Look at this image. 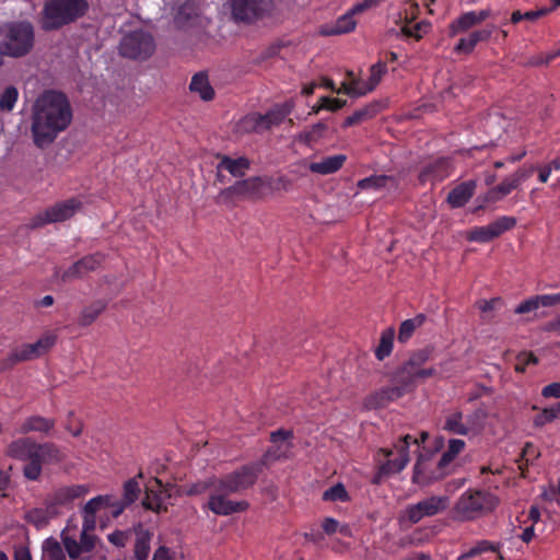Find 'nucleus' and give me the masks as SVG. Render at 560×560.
Instances as JSON below:
<instances>
[{
    "instance_id": "nucleus-6",
    "label": "nucleus",
    "mask_w": 560,
    "mask_h": 560,
    "mask_svg": "<svg viewBox=\"0 0 560 560\" xmlns=\"http://www.w3.org/2000/svg\"><path fill=\"white\" fill-rule=\"evenodd\" d=\"M432 349L423 348L412 352L409 359L404 362L394 373L393 382L410 392L418 381H424L436 374L434 368H423L431 359Z\"/></svg>"
},
{
    "instance_id": "nucleus-17",
    "label": "nucleus",
    "mask_w": 560,
    "mask_h": 560,
    "mask_svg": "<svg viewBox=\"0 0 560 560\" xmlns=\"http://www.w3.org/2000/svg\"><path fill=\"white\" fill-rule=\"evenodd\" d=\"M231 493L220 490V487L212 482V491L210 492L207 503L208 509L215 515L228 516L234 513L244 512L248 509L247 501H232L228 497Z\"/></svg>"
},
{
    "instance_id": "nucleus-44",
    "label": "nucleus",
    "mask_w": 560,
    "mask_h": 560,
    "mask_svg": "<svg viewBox=\"0 0 560 560\" xmlns=\"http://www.w3.org/2000/svg\"><path fill=\"white\" fill-rule=\"evenodd\" d=\"M494 238L495 236L491 230L490 223L485 226H475L467 235L468 241L476 243H488Z\"/></svg>"
},
{
    "instance_id": "nucleus-49",
    "label": "nucleus",
    "mask_w": 560,
    "mask_h": 560,
    "mask_svg": "<svg viewBox=\"0 0 560 560\" xmlns=\"http://www.w3.org/2000/svg\"><path fill=\"white\" fill-rule=\"evenodd\" d=\"M349 495L348 492L342 483H337L329 489H327L323 493V500L324 501H339V502H346L348 501Z\"/></svg>"
},
{
    "instance_id": "nucleus-19",
    "label": "nucleus",
    "mask_w": 560,
    "mask_h": 560,
    "mask_svg": "<svg viewBox=\"0 0 560 560\" xmlns=\"http://www.w3.org/2000/svg\"><path fill=\"white\" fill-rule=\"evenodd\" d=\"M453 173V164L450 158H438L425 165L419 172L418 179L421 185L427 183L443 182Z\"/></svg>"
},
{
    "instance_id": "nucleus-13",
    "label": "nucleus",
    "mask_w": 560,
    "mask_h": 560,
    "mask_svg": "<svg viewBox=\"0 0 560 560\" xmlns=\"http://www.w3.org/2000/svg\"><path fill=\"white\" fill-rule=\"evenodd\" d=\"M293 110V103L285 102L273 106L266 114L253 113L245 117L244 126L247 130L260 132L273 126H279Z\"/></svg>"
},
{
    "instance_id": "nucleus-56",
    "label": "nucleus",
    "mask_w": 560,
    "mask_h": 560,
    "mask_svg": "<svg viewBox=\"0 0 560 560\" xmlns=\"http://www.w3.org/2000/svg\"><path fill=\"white\" fill-rule=\"evenodd\" d=\"M537 308H538V303L536 302L535 296H533L530 299L523 301L521 304H518L515 307L514 313L515 314H526V313L533 312Z\"/></svg>"
},
{
    "instance_id": "nucleus-27",
    "label": "nucleus",
    "mask_w": 560,
    "mask_h": 560,
    "mask_svg": "<svg viewBox=\"0 0 560 560\" xmlns=\"http://www.w3.org/2000/svg\"><path fill=\"white\" fill-rule=\"evenodd\" d=\"M346 160L347 156L345 154L325 156L320 161L312 162L310 171L320 175L334 174L343 166Z\"/></svg>"
},
{
    "instance_id": "nucleus-31",
    "label": "nucleus",
    "mask_w": 560,
    "mask_h": 560,
    "mask_svg": "<svg viewBox=\"0 0 560 560\" xmlns=\"http://www.w3.org/2000/svg\"><path fill=\"white\" fill-rule=\"evenodd\" d=\"M153 533L148 529L140 528L136 530V539L133 545V559L148 560L151 551V540Z\"/></svg>"
},
{
    "instance_id": "nucleus-39",
    "label": "nucleus",
    "mask_w": 560,
    "mask_h": 560,
    "mask_svg": "<svg viewBox=\"0 0 560 560\" xmlns=\"http://www.w3.org/2000/svg\"><path fill=\"white\" fill-rule=\"evenodd\" d=\"M388 182H395L393 176L388 175H372L365 178H362L358 182V187L361 190H373L378 191L387 186Z\"/></svg>"
},
{
    "instance_id": "nucleus-45",
    "label": "nucleus",
    "mask_w": 560,
    "mask_h": 560,
    "mask_svg": "<svg viewBox=\"0 0 560 560\" xmlns=\"http://www.w3.org/2000/svg\"><path fill=\"white\" fill-rule=\"evenodd\" d=\"M488 551L495 552L498 548L488 540H481L468 551L462 553L456 560H470Z\"/></svg>"
},
{
    "instance_id": "nucleus-55",
    "label": "nucleus",
    "mask_w": 560,
    "mask_h": 560,
    "mask_svg": "<svg viewBox=\"0 0 560 560\" xmlns=\"http://www.w3.org/2000/svg\"><path fill=\"white\" fill-rule=\"evenodd\" d=\"M320 102H323V106L325 109L330 112H337L346 106L347 101L340 98H332L329 96H322Z\"/></svg>"
},
{
    "instance_id": "nucleus-26",
    "label": "nucleus",
    "mask_w": 560,
    "mask_h": 560,
    "mask_svg": "<svg viewBox=\"0 0 560 560\" xmlns=\"http://www.w3.org/2000/svg\"><path fill=\"white\" fill-rule=\"evenodd\" d=\"M220 160L217 165V171H228L233 177H244L246 172L250 168V161L246 156L232 159L225 154H219Z\"/></svg>"
},
{
    "instance_id": "nucleus-41",
    "label": "nucleus",
    "mask_w": 560,
    "mask_h": 560,
    "mask_svg": "<svg viewBox=\"0 0 560 560\" xmlns=\"http://www.w3.org/2000/svg\"><path fill=\"white\" fill-rule=\"evenodd\" d=\"M65 551L62 546L54 538H48L43 544V552L40 560H65Z\"/></svg>"
},
{
    "instance_id": "nucleus-46",
    "label": "nucleus",
    "mask_w": 560,
    "mask_h": 560,
    "mask_svg": "<svg viewBox=\"0 0 560 560\" xmlns=\"http://www.w3.org/2000/svg\"><path fill=\"white\" fill-rule=\"evenodd\" d=\"M491 230L497 237L501 236L506 231L512 230L516 225V219L514 217L502 215L490 223Z\"/></svg>"
},
{
    "instance_id": "nucleus-37",
    "label": "nucleus",
    "mask_w": 560,
    "mask_h": 560,
    "mask_svg": "<svg viewBox=\"0 0 560 560\" xmlns=\"http://www.w3.org/2000/svg\"><path fill=\"white\" fill-rule=\"evenodd\" d=\"M476 25H478V22L475 16V11H468L460 14L451 23L450 32L451 35L454 36L458 33H464Z\"/></svg>"
},
{
    "instance_id": "nucleus-51",
    "label": "nucleus",
    "mask_w": 560,
    "mask_h": 560,
    "mask_svg": "<svg viewBox=\"0 0 560 560\" xmlns=\"http://www.w3.org/2000/svg\"><path fill=\"white\" fill-rule=\"evenodd\" d=\"M212 482H213V479L207 480V481L195 482L192 485L187 486L184 490V493L186 495H199V494L207 492L208 490L212 491Z\"/></svg>"
},
{
    "instance_id": "nucleus-57",
    "label": "nucleus",
    "mask_w": 560,
    "mask_h": 560,
    "mask_svg": "<svg viewBox=\"0 0 560 560\" xmlns=\"http://www.w3.org/2000/svg\"><path fill=\"white\" fill-rule=\"evenodd\" d=\"M107 538L110 544H113L114 546H116L118 548H121V547H125L127 539H128V535L124 530H115V532L110 533L107 536Z\"/></svg>"
},
{
    "instance_id": "nucleus-11",
    "label": "nucleus",
    "mask_w": 560,
    "mask_h": 560,
    "mask_svg": "<svg viewBox=\"0 0 560 560\" xmlns=\"http://www.w3.org/2000/svg\"><path fill=\"white\" fill-rule=\"evenodd\" d=\"M155 50L154 39L144 31H132L120 42L119 52L129 59H148Z\"/></svg>"
},
{
    "instance_id": "nucleus-28",
    "label": "nucleus",
    "mask_w": 560,
    "mask_h": 560,
    "mask_svg": "<svg viewBox=\"0 0 560 560\" xmlns=\"http://www.w3.org/2000/svg\"><path fill=\"white\" fill-rule=\"evenodd\" d=\"M381 103L375 101L354 110L345 119L342 127L348 128L374 118L381 112Z\"/></svg>"
},
{
    "instance_id": "nucleus-53",
    "label": "nucleus",
    "mask_w": 560,
    "mask_h": 560,
    "mask_svg": "<svg viewBox=\"0 0 560 560\" xmlns=\"http://www.w3.org/2000/svg\"><path fill=\"white\" fill-rule=\"evenodd\" d=\"M476 46L477 42H474L472 36L469 34L468 37H463L458 40L457 45L454 47V51L457 54H470Z\"/></svg>"
},
{
    "instance_id": "nucleus-25",
    "label": "nucleus",
    "mask_w": 560,
    "mask_h": 560,
    "mask_svg": "<svg viewBox=\"0 0 560 560\" xmlns=\"http://www.w3.org/2000/svg\"><path fill=\"white\" fill-rule=\"evenodd\" d=\"M477 184L475 180H466L454 187L447 195L446 201L451 208L464 207L475 195Z\"/></svg>"
},
{
    "instance_id": "nucleus-3",
    "label": "nucleus",
    "mask_w": 560,
    "mask_h": 560,
    "mask_svg": "<svg viewBox=\"0 0 560 560\" xmlns=\"http://www.w3.org/2000/svg\"><path fill=\"white\" fill-rule=\"evenodd\" d=\"M106 502V499L92 498L89 500L82 511V530L80 540L62 534V546L71 560H107L103 550L101 539L93 534L96 527V514L102 512L97 509V504Z\"/></svg>"
},
{
    "instance_id": "nucleus-36",
    "label": "nucleus",
    "mask_w": 560,
    "mask_h": 560,
    "mask_svg": "<svg viewBox=\"0 0 560 560\" xmlns=\"http://www.w3.org/2000/svg\"><path fill=\"white\" fill-rule=\"evenodd\" d=\"M357 22L351 13L347 12L343 15L339 16L335 24L324 31L325 35H340L352 32L355 28Z\"/></svg>"
},
{
    "instance_id": "nucleus-22",
    "label": "nucleus",
    "mask_w": 560,
    "mask_h": 560,
    "mask_svg": "<svg viewBox=\"0 0 560 560\" xmlns=\"http://www.w3.org/2000/svg\"><path fill=\"white\" fill-rule=\"evenodd\" d=\"M56 342V336L45 335L34 343H24L13 349L19 362L30 361L46 353Z\"/></svg>"
},
{
    "instance_id": "nucleus-64",
    "label": "nucleus",
    "mask_w": 560,
    "mask_h": 560,
    "mask_svg": "<svg viewBox=\"0 0 560 560\" xmlns=\"http://www.w3.org/2000/svg\"><path fill=\"white\" fill-rule=\"evenodd\" d=\"M544 397H555L560 398V383H551L545 386L541 390Z\"/></svg>"
},
{
    "instance_id": "nucleus-43",
    "label": "nucleus",
    "mask_w": 560,
    "mask_h": 560,
    "mask_svg": "<svg viewBox=\"0 0 560 560\" xmlns=\"http://www.w3.org/2000/svg\"><path fill=\"white\" fill-rule=\"evenodd\" d=\"M19 98V91L15 86L10 85L4 89L0 95V110L12 112Z\"/></svg>"
},
{
    "instance_id": "nucleus-23",
    "label": "nucleus",
    "mask_w": 560,
    "mask_h": 560,
    "mask_svg": "<svg viewBox=\"0 0 560 560\" xmlns=\"http://www.w3.org/2000/svg\"><path fill=\"white\" fill-rule=\"evenodd\" d=\"M154 482L158 485L159 489H145L142 506L145 510L155 512L156 514L165 513L167 512V505L165 501L170 499L171 495L166 494L165 491L162 490V481L160 479L154 478Z\"/></svg>"
},
{
    "instance_id": "nucleus-50",
    "label": "nucleus",
    "mask_w": 560,
    "mask_h": 560,
    "mask_svg": "<svg viewBox=\"0 0 560 560\" xmlns=\"http://www.w3.org/2000/svg\"><path fill=\"white\" fill-rule=\"evenodd\" d=\"M559 413L560 402H558L556 407L545 408L539 415L535 417L534 423L537 427L545 425L546 423L551 422L553 419H556Z\"/></svg>"
},
{
    "instance_id": "nucleus-62",
    "label": "nucleus",
    "mask_w": 560,
    "mask_h": 560,
    "mask_svg": "<svg viewBox=\"0 0 560 560\" xmlns=\"http://www.w3.org/2000/svg\"><path fill=\"white\" fill-rule=\"evenodd\" d=\"M292 436H293L292 431L284 430V429H279V430L273 431V432L270 433V441L272 443L277 444V443L282 442V441H288Z\"/></svg>"
},
{
    "instance_id": "nucleus-61",
    "label": "nucleus",
    "mask_w": 560,
    "mask_h": 560,
    "mask_svg": "<svg viewBox=\"0 0 560 560\" xmlns=\"http://www.w3.org/2000/svg\"><path fill=\"white\" fill-rule=\"evenodd\" d=\"M550 13V10H547L546 7H542L538 10H530L525 13H523L524 21L534 22L540 18H544Z\"/></svg>"
},
{
    "instance_id": "nucleus-32",
    "label": "nucleus",
    "mask_w": 560,
    "mask_h": 560,
    "mask_svg": "<svg viewBox=\"0 0 560 560\" xmlns=\"http://www.w3.org/2000/svg\"><path fill=\"white\" fill-rule=\"evenodd\" d=\"M464 418V413L460 410L450 412L445 417L443 430L452 434L467 435L470 432V427Z\"/></svg>"
},
{
    "instance_id": "nucleus-16",
    "label": "nucleus",
    "mask_w": 560,
    "mask_h": 560,
    "mask_svg": "<svg viewBox=\"0 0 560 560\" xmlns=\"http://www.w3.org/2000/svg\"><path fill=\"white\" fill-rule=\"evenodd\" d=\"M450 500L445 495H432L410 504L406 509V516L412 524L419 523L424 517L434 516L447 509Z\"/></svg>"
},
{
    "instance_id": "nucleus-35",
    "label": "nucleus",
    "mask_w": 560,
    "mask_h": 560,
    "mask_svg": "<svg viewBox=\"0 0 560 560\" xmlns=\"http://www.w3.org/2000/svg\"><path fill=\"white\" fill-rule=\"evenodd\" d=\"M425 319L427 317L424 314H418L412 318L404 320L399 326L398 341L401 343L407 342L413 335L415 330L425 323Z\"/></svg>"
},
{
    "instance_id": "nucleus-38",
    "label": "nucleus",
    "mask_w": 560,
    "mask_h": 560,
    "mask_svg": "<svg viewBox=\"0 0 560 560\" xmlns=\"http://www.w3.org/2000/svg\"><path fill=\"white\" fill-rule=\"evenodd\" d=\"M395 331L393 328L384 330L380 338V343L375 349V357L377 360L383 361L389 357L393 351Z\"/></svg>"
},
{
    "instance_id": "nucleus-15",
    "label": "nucleus",
    "mask_w": 560,
    "mask_h": 560,
    "mask_svg": "<svg viewBox=\"0 0 560 560\" xmlns=\"http://www.w3.org/2000/svg\"><path fill=\"white\" fill-rule=\"evenodd\" d=\"M234 21L252 24L261 20L271 8L270 0H230Z\"/></svg>"
},
{
    "instance_id": "nucleus-40",
    "label": "nucleus",
    "mask_w": 560,
    "mask_h": 560,
    "mask_svg": "<svg viewBox=\"0 0 560 560\" xmlns=\"http://www.w3.org/2000/svg\"><path fill=\"white\" fill-rule=\"evenodd\" d=\"M387 67L386 62L378 61L371 66L370 68V77L365 84V90L359 92L358 94H368L372 92L381 82L382 77L386 73Z\"/></svg>"
},
{
    "instance_id": "nucleus-54",
    "label": "nucleus",
    "mask_w": 560,
    "mask_h": 560,
    "mask_svg": "<svg viewBox=\"0 0 560 560\" xmlns=\"http://www.w3.org/2000/svg\"><path fill=\"white\" fill-rule=\"evenodd\" d=\"M535 167H521L515 173L510 175L515 183L516 187L518 188L523 183H525L534 173Z\"/></svg>"
},
{
    "instance_id": "nucleus-8",
    "label": "nucleus",
    "mask_w": 560,
    "mask_h": 560,
    "mask_svg": "<svg viewBox=\"0 0 560 560\" xmlns=\"http://www.w3.org/2000/svg\"><path fill=\"white\" fill-rule=\"evenodd\" d=\"M410 440V434H406L394 444L393 448H380L378 454L383 455L386 460L378 467L374 483H378L384 476L398 474L405 469L409 463Z\"/></svg>"
},
{
    "instance_id": "nucleus-30",
    "label": "nucleus",
    "mask_w": 560,
    "mask_h": 560,
    "mask_svg": "<svg viewBox=\"0 0 560 560\" xmlns=\"http://www.w3.org/2000/svg\"><path fill=\"white\" fill-rule=\"evenodd\" d=\"M466 443L460 439H451L448 441V445L446 451L442 454L439 463L438 469L440 471V476L446 475L447 467L456 458V456L464 451Z\"/></svg>"
},
{
    "instance_id": "nucleus-10",
    "label": "nucleus",
    "mask_w": 560,
    "mask_h": 560,
    "mask_svg": "<svg viewBox=\"0 0 560 560\" xmlns=\"http://www.w3.org/2000/svg\"><path fill=\"white\" fill-rule=\"evenodd\" d=\"M259 475L255 466L249 463L220 478H214L213 483L220 487V490L224 492L231 494L241 493L253 487Z\"/></svg>"
},
{
    "instance_id": "nucleus-2",
    "label": "nucleus",
    "mask_w": 560,
    "mask_h": 560,
    "mask_svg": "<svg viewBox=\"0 0 560 560\" xmlns=\"http://www.w3.org/2000/svg\"><path fill=\"white\" fill-rule=\"evenodd\" d=\"M4 454L25 463L22 472L28 481H38L45 465H57L65 459L61 448L54 442H37L31 436H21L11 441Z\"/></svg>"
},
{
    "instance_id": "nucleus-12",
    "label": "nucleus",
    "mask_w": 560,
    "mask_h": 560,
    "mask_svg": "<svg viewBox=\"0 0 560 560\" xmlns=\"http://www.w3.org/2000/svg\"><path fill=\"white\" fill-rule=\"evenodd\" d=\"M80 208L81 201L75 198L57 202L43 212L34 215L31 219L28 226L31 229H38L50 223L63 222L72 218Z\"/></svg>"
},
{
    "instance_id": "nucleus-1",
    "label": "nucleus",
    "mask_w": 560,
    "mask_h": 560,
    "mask_svg": "<svg viewBox=\"0 0 560 560\" xmlns=\"http://www.w3.org/2000/svg\"><path fill=\"white\" fill-rule=\"evenodd\" d=\"M73 112L68 96L57 90H45L32 106L31 132L34 144L50 145L71 124Z\"/></svg>"
},
{
    "instance_id": "nucleus-63",
    "label": "nucleus",
    "mask_w": 560,
    "mask_h": 560,
    "mask_svg": "<svg viewBox=\"0 0 560 560\" xmlns=\"http://www.w3.org/2000/svg\"><path fill=\"white\" fill-rule=\"evenodd\" d=\"M152 560H174V552L166 546H160L154 551Z\"/></svg>"
},
{
    "instance_id": "nucleus-7",
    "label": "nucleus",
    "mask_w": 560,
    "mask_h": 560,
    "mask_svg": "<svg viewBox=\"0 0 560 560\" xmlns=\"http://www.w3.org/2000/svg\"><path fill=\"white\" fill-rule=\"evenodd\" d=\"M497 505L498 499L492 493L468 489L458 498L454 512L459 521H474L492 512Z\"/></svg>"
},
{
    "instance_id": "nucleus-58",
    "label": "nucleus",
    "mask_w": 560,
    "mask_h": 560,
    "mask_svg": "<svg viewBox=\"0 0 560 560\" xmlns=\"http://www.w3.org/2000/svg\"><path fill=\"white\" fill-rule=\"evenodd\" d=\"M502 304V300L500 298H493L490 300H481L478 302V307L482 313H488L493 310H497Z\"/></svg>"
},
{
    "instance_id": "nucleus-33",
    "label": "nucleus",
    "mask_w": 560,
    "mask_h": 560,
    "mask_svg": "<svg viewBox=\"0 0 560 560\" xmlns=\"http://www.w3.org/2000/svg\"><path fill=\"white\" fill-rule=\"evenodd\" d=\"M189 90L197 93L202 101H211L214 97V90L209 83L208 75L205 72H198L191 78Z\"/></svg>"
},
{
    "instance_id": "nucleus-18",
    "label": "nucleus",
    "mask_w": 560,
    "mask_h": 560,
    "mask_svg": "<svg viewBox=\"0 0 560 560\" xmlns=\"http://www.w3.org/2000/svg\"><path fill=\"white\" fill-rule=\"evenodd\" d=\"M89 491L90 489L85 485L63 486L54 490L46 500L59 515L62 509L70 508L74 500L85 497Z\"/></svg>"
},
{
    "instance_id": "nucleus-29",
    "label": "nucleus",
    "mask_w": 560,
    "mask_h": 560,
    "mask_svg": "<svg viewBox=\"0 0 560 560\" xmlns=\"http://www.w3.org/2000/svg\"><path fill=\"white\" fill-rule=\"evenodd\" d=\"M57 516V511L45 500V508H35L26 512L25 520L36 528L45 527L49 521Z\"/></svg>"
},
{
    "instance_id": "nucleus-52",
    "label": "nucleus",
    "mask_w": 560,
    "mask_h": 560,
    "mask_svg": "<svg viewBox=\"0 0 560 560\" xmlns=\"http://www.w3.org/2000/svg\"><path fill=\"white\" fill-rule=\"evenodd\" d=\"M327 130V125L323 121L314 124L310 130L305 131L304 138L307 142H313L323 137Z\"/></svg>"
},
{
    "instance_id": "nucleus-48",
    "label": "nucleus",
    "mask_w": 560,
    "mask_h": 560,
    "mask_svg": "<svg viewBox=\"0 0 560 560\" xmlns=\"http://www.w3.org/2000/svg\"><path fill=\"white\" fill-rule=\"evenodd\" d=\"M280 457L281 454L279 447H270L265 452L260 459L253 462L252 464L259 471V474H261L265 468H267L271 463L278 460Z\"/></svg>"
},
{
    "instance_id": "nucleus-60",
    "label": "nucleus",
    "mask_w": 560,
    "mask_h": 560,
    "mask_svg": "<svg viewBox=\"0 0 560 560\" xmlns=\"http://www.w3.org/2000/svg\"><path fill=\"white\" fill-rule=\"evenodd\" d=\"M423 27H428V25L420 22V23H416L412 26H404L401 31L406 36L413 37L417 40H419L422 38L421 31Z\"/></svg>"
},
{
    "instance_id": "nucleus-59",
    "label": "nucleus",
    "mask_w": 560,
    "mask_h": 560,
    "mask_svg": "<svg viewBox=\"0 0 560 560\" xmlns=\"http://www.w3.org/2000/svg\"><path fill=\"white\" fill-rule=\"evenodd\" d=\"M494 30H495V26L491 25V26H488L482 30L474 31L470 33V35L472 36V40L477 42V44H478L480 42L488 40L491 37Z\"/></svg>"
},
{
    "instance_id": "nucleus-47",
    "label": "nucleus",
    "mask_w": 560,
    "mask_h": 560,
    "mask_svg": "<svg viewBox=\"0 0 560 560\" xmlns=\"http://www.w3.org/2000/svg\"><path fill=\"white\" fill-rule=\"evenodd\" d=\"M347 75L352 80L351 82H342L343 93L351 97H360L364 94H357L365 90L366 81H360L354 79V74L352 71H348Z\"/></svg>"
},
{
    "instance_id": "nucleus-5",
    "label": "nucleus",
    "mask_w": 560,
    "mask_h": 560,
    "mask_svg": "<svg viewBox=\"0 0 560 560\" xmlns=\"http://www.w3.org/2000/svg\"><path fill=\"white\" fill-rule=\"evenodd\" d=\"M35 43L34 26L28 21L11 22L7 25L0 43V54L12 58L28 55Z\"/></svg>"
},
{
    "instance_id": "nucleus-20",
    "label": "nucleus",
    "mask_w": 560,
    "mask_h": 560,
    "mask_svg": "<svg viewBox=\"0 0 560 560\" xmlns=\"http://www.w3.org/2000/svg\"><path fill=\"white\" fill-rule=\"evenodd\" d=\"M407 393L408 392L405 387L394 383L390 386H384L366 396L364 399V407L369 410L381 409L399 399Z\"/></svg>"
},
{
    "instance_id": "nucleus-42",
    "label": "nucleus",
    "mask_w": 560,
    "mask_h": 560,
    "mask_svg": "<svg viewBox=\"0 0 560 560\" xmlns=\"http://www.w3.org/2000/svg\"><path fill=\"white\" fill-rule=\"evenodd\" d=\"M514 189H517V187L512 177H505L499 185L489 190L487 199L490 201H498Z\"/></svg>"
},
{
    "instance_id": "nucleus-4",
    "label": "nucleus",
    "mask_w": 560,
    "mask_h": 560,
    "mask_svg": "<svg viewBox=\"0 0 560 560\" xmlns=\"http://www.w3.org/2000/svg\"><path fill=\"white\" fill-rule=\"evenodd\" d=\"M90 9L88 0H45L40 25L46 32L58 31L83 18Z\"/></svg>"
},
{
    "instance_id": "nucleus-34",
    "label": "nucleus",
    "mask_w": 560,
    "mask_h": 560,
    "mask_svg": "<svg viewBox=\"0 0 560 560\" xmlns=\"http://www.w3.org/2000/svg\"><path fill=\"white\" fill-rule=\"evenodd\" d=\"M107 303L103 300L92 302L89 306L84 307L79 316L78 323L80 326L88 327L95 322V319L105 311Z\"/></svg>"
},
{
    "instance_id": "nucleus-9",
    "label": "nucleus",
    "mask_w": 560,
    "mask_h": 560,
    "mask_svg": "<svg viewBox=\"0 0 560 560\" xmlns=\"http://www.w3.org/2000/svg\"><path fill=\"white\" fill-rule=\"evenodd\" d=\"M264 186V180L259 176L237 180L233 185L221 189L215 202L233 207L238 200L259 199L262 196Z\"/></svg>"
},
{
    "instance_id": "nucleus-14",
    "label": "nucleus",
    "mask_w": 560,
    "mask_h": 560,
    "mask_svg": "<svg viewBox=\"0 0 560 560\" xmlns=\"http://www.w3.org/2000/svg\"><path fill=\"white\" fill-rule=\"evenodd\" d=\"M141 488L136 478H131L124 483L122 499H117L114 494H102L96 498L106 499V502L97 504L101 511H108L112 517L117 518L127 506L136 502Z\"/></svg>"
},
{
    "instance_id": "nucleus-24",
    "label": "nucleus",
    "mask_w": 560,
    "mask_h": 560,
    "mask_svg": "<svg viewBox=\"0 0 560 560\" xmlns=\"http://www.w3.org/2000/svg\"><path fill=\"white\" fill-rule=\"evenodd\" d=\"M55 420L42 416H30L25 418L18 428V433L26 435L31 432L49 435L55 428Z\"/></svg>"
},
{
    "instance_id": "nucleus-21",
    "label": "nucleus",
    "mask_w": 560,
    "mask_h": 560,
    "mask_svg": "<svg viewBox=\"0 0 560 560\" xmlns=\"http://www.w3.org/2000/svg\"><path fill=\"white\" fill-rule=\"evenodd\" d=\"M104 261V255L101 253L90 254L73 262L61 275L62 281L81 279L90 272L97 270Z\"/></svg>"
}]
</instances>
